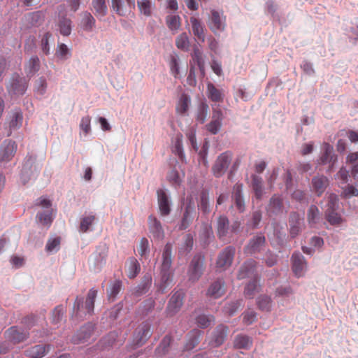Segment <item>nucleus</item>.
I'll list each match as a JSON object with an SVG mask.
<instances>
[{"label": "nucleus", "mask_w": 358, "mask_h": 358, "mask_svg": "<svg viewBox=\"0 0 358 358\" xmlns=\"http://www.w3.org/2000/svg\"><path fill=\"white\" fill-rule=\"evenodd\" d=\"M171 250V245L167 243L164 248L162 254V264L161 266V280L158 287V290L162 293L166 292V289L169 287H171L173 281V273L170 271L172 264Z\"/></svg>", "instance_id": "f257e3e1"}, {"label": "nucleus", "mask_w": 358, "mask_h": 358, "mask_svg": "<svg viewBox=\"0 0 358 358\" xmlns=\"http://www.w3.org/2000/svg\"><path fill=\"white\" fill-rule=\"evenodd\" d=\"M151 324L149 322H143L134 330L130 343L131 349L142 346L151 336Z\"/></svg>", "instance_id": "f03ea898"}, {"label": "nucleus", "mask_w": 358, "mask_h": 358, "mask_svg": "<svg viewBox=\"0 0 358 358\" xmlns=\"http://www.w3.org/2000/svg\"><path fill=\"white\" fill-rule=\"evenodd\" d=\"M338 162L337 155L334 152V148L328 143H324L322 146V153L317 160L318 165H328L327 173L334 171Z\"/></svg>", "instance_id": "7ed1b4c3"}, {"label": "nucleus", "mask_w": 358, "mask_h": 358, "mask_svg": "<svg viewBox=\"0 0 358 358\" xmlns=\"http://www.w3.org/2000/svg\"><path fill=\"white\" fill-rule=\"evenodd\" d=\"M232 157V153L227 151L217 157L212 166V172L214 176L220 178L225 173L231 162Z\"/></svg>", "instance_id": "20e7f679"}, {"label": "nucleus", "mask_w": 358, "mask_h": 358, "mask_svg": "<svg viewBox=\"0 0 358 358\" xmlns=\"http://www.w3.org/2000/svg\"><path fill=\"white\" fill-rule=\"evenodd\" d=\"M204 271V257L201 255L194 256L187 271L188 279L192 282L199 280Z\"/></svg>", "instance_id": "39448f33"}, {"label": "nucleus", "mask_w": 358, "mask_h": 358, "mask_svg": "<svg viewBox=\"0 0 358 358\" xmlns=\"http://www.w3.org/2000/svg\"><path fill=\"white\" fill-rule=\"evenodd\" d=\"M96 295L97 290L94 289H90L87 293L85 306H83L80 299L77 297L73 306V311L76 313V315H80L83 308L85 310V313L91 315L94 311V301Z\"/></svg>", "instance_id": "423d86ee"}, {"label": "nucleus", "mask_w": 358, "mask_h": 358, "mask_svg": "<svg viewBox=\"0 0 358 358\" xmlns=\"http://www.w3.org/2000/svg\"><path fill=\"white\" fill-rule=\"evenodd\" d=\"M212 112L211 120L206 125V129L211 134L215 135L221 129L224 115L219 106H213Z\"/></svg>", "instance_id": "0eeeda50"}, {"label": "nucleus", "mask_w": 358, "mask_h": 358, "mask_svg": "<svg viewBox=\"0 0 358 358\" xmlns=\"http://www.w3.org/2000/svg\"><path fill=\"white\" fill-rule=\"evenodd\" d=\"M308 271V263L300 252L292 254V275L296 278L305 276Z\"/></svg>", "instance_id": "6e6552de"}, {"label": "nucleus", "mask_w": 358, "mask_h": 358, "mask_svg": "<svg viewBox=\"0 0 358 358\" xmlns=\"http://www.w3.org/2000/svg\"><path fill=\"white\" fill-rule=\"evenodd\" d=\"M27 88V80L25 78L20 77L15 73L12 76L9 85L7 87L10 94L14 95L23 94Z\"/></svg>", "instance_id": "1a4fd4ad"}, {"label": "nucleus", "mask_w": 358, "mask_h": 358, "mask_svg": "<svg viewBox=\"0 0 358 358\" xmlns=\"http://www.w3.org/2000/svg\"><path fill=\"white\" fill-rule=\"evenodd\" d=\"M209 29L215 34H218L224 31L226 27V17L217 10L211 11V16L208 23Z\"/></svg>", "instance_id": "9d476101"}, {"label": "nucleus", "mask_w": 358, "mask_h": 358, "mask_svg": "<svg viewBox=\"0 0 358 358\" xmlns=\"http://www.w3.org/2000/svg\"><path fill=\"white\" fill-rule=\"evenodd\" d=\"M94 328L95 325L92 322H88L82 326L73 336L72 342L74 344H80L88 341L94 333Z\"/></svg>", "instance_id": "9b49d317"}, {"label": "nucleus", "mask_w": 358, "mask_h": 358, "mask_svg": "<svg viewBox=\"0 0 358 358\" xmlns=\"http://www.w3.org/2000/svg\"><path fill=\"white\" fill-rule=\"evenodd\" d=\"M235 249L233 247H227L218 255L216 265L217 268L226 270L233 262Z\"/></svg>", "instance_id": "f8f14e48"}, {"label": "nucleus", "mask_w": 358, "mask_h": 358, "mask_svg": "<svg viewBox=\"0 0 358 358\" xmlns=\"http://www.w3.org/2000/svg\"><path fill=\"white\" fill-rule=\"evenodd\" d=\"M29 333L24 329L13 326L8 329L5 332L6 340L13 344H17L25 341Z\"/></svg>", "instance_id": "ddd939ff"}, {"label": "nucleus", "mask_w": 358, "mask_h": 358, "mask_svg": "<svg viewBox=\"0 0 358 358\" xmlns=\"http://www.w3.org/2000/svg\"><path fill=\"white\" fill-rule=\"evenodd\" d=\"M184 294L182 291L176 292L171 297L166 307V313L169 316L176 314L183 304Z\"/></svg>", "instance_id": "4468645a"}, {"label": "nucleus", "mask_w": 358, "mask_h": 358, "mask_svg": "<svg viewBox=\"0 0 358 358\" xmlns=\"http://www.w3.org/2000/svg\"><path fill=\"white\" fill-rule=\"evenodd\" d=\"M111 7L117 15L124 16L134 7V0H111Z\"/></svg>", "instance_id": "2eb2a0df"}, {"label": "nucleus", "mask_w": 358, "mask_h": 358, "mask_svg": "<svg viewBox=\"0 0 358 358\" xmlns=\"http://www.w3.org/2000/svg\"><path fill=\"white\" fill-rule=\"evenodd\" d=\"M226 292L225 282L222 279H217L212 282L206 291V296L215 299L222 297Z\"/></svg>", "instance_id": "dca6fc26"}, {"label": "nucleus", "mask_w": 358, "mask_h": 358, "mask_svg": "<svg viewBox=\"0 0 358 358\" xmlns=\"http://www.w3.org/2000/svg\"><path fill=\"white\" fill-rule=\"evenodd\" d=\"M17 150V145L10 140L5 141L0 147V161L8 162L14 156Z\"/></svg>", "instance_id": "f3484780"}, {"label": "nucleus", "mask_w": 358, "mask_h": 358, "mask_svg": "<svg viewBox=\"0 0 358 358\" xmlns=\"http://www.w3.org/2000/svg\"><path fill=\"white\" fill-rule=\"evenodd\" d=\"M311 185L313 192L320 196L329 186V180L323 175H317L312 178Z\"/></svg>", "instance_id": "a211bd4d"}, {"label": "nucleus", "mask_w": 358, "mask_h": 358, "mask_svg": "<svg viewBox=\"0 0 358 358\" xmlns=\"http://www.w3.org/2000/svg\"><path fill=\"white\" fill-rule=\"evenodd\" d=\"M157 194L160 214L162 216H166L171 212V206L168 195L162 189H157Z\"/></svg>", "instance_id": "6ab92c4d"}, {"label": "nucleus", "mask_w": 358, "mask_h": 358, "mask_svg": "<svg viewBox=\"0 0 358 358\" xmlns=\"http://www.w3.org/2000/svg\"><path fill=\"white\" fill-rule=\"evenodd\" d=\"M23 115L20 110L16 109L11 111L8 117V124L10 132L8 134L10 135L13 130L20 129L22 124Z\"/></svg>", "instance_id": "aec40b11"}, {"label": "nucleus", "mask_w": 358, "mask_h": 358, "mask_svg": "<svg viewBox=\"0 0 358 358\" xmlns=\"http://www.w3.org/2000/svg\"><path fill=\"white\" fill-rule=\"evenodd\" d=\"M256 267V262L253 259L246 261L240 268L237 278L238 280H242L250 277H257L255 274Z\"/></svg>", "instance_id": "412c9836"}, {"label": "nucleus", "mask_w": 358, "mask_h": 358, "mask_svg": "<svg viewBox=\"0 0 358 358\" xmlns=\"http://www.w3.org/2000/svg\"><path fill=\"white\" fill-rule=\"evenodd\" d=\"M150 233L157 239H162L164 232L161 222L154 216L150 215L148 220Z\"/></svg>", "instance_id": "4be33fe9"}, {"label": "nucleus", "mask_w": 358, "mask_h": 358, "mask_svg": "<svg viewBox=\"0 0 358 358\" xmlns=\"http://www.w3.org/2000/svg\"><path fill=\"white\" fill-rule=\"evenodd\" d=\"M227 327L222 324L218 325L214 331L210 345L212 347H218L224 343L227 336Z\"/></svg>", "instance_id": "5701e85b"}, {"label": "nucleus", "mask_w": 358, "mask_h": 358, "mask_svg": "<svg viewBox=\"0 0 358 358\" xmlns=\"http://www.w3.org/2000/svg\"><path fill=\"white\" fill-rule=\"evenodd\" d=\"M195 213V207L194 203L189 202L185 207L180 224L179 225L180 230L186 229L189 226L194 218Z\"/></svg>", "instance_id": "b1692460"}, {"label": "nucleus", "mask_w": 358, "mask_h": 358, "mask_svg": "<svg viewBox=\"0 0 358 358\" xmlns=\"http://www.w3.org/2000/svg\"><path fill=\"white\" fill-rule=\"evenodd\" d=\"M50 345H36L25 350L24 354L30 358H42L49 352Z\"/></svg>", "instance_id": "393cba45"}, {"label": "nucleus", "mask_w": 358, "mask_h": 358, "mask_svg": "<svg viewBox=\"0 0 358 358\" xmlns=\"http://www.w3.org/2000/svg\"><path fill=\"white\" fill-rule=\"evenodd\" d=\"M243 185L236 184L233 188L232 199L237 210L242 213L245 210V203L243 201Z\"/></svg>", "instance_id": "a878e982"}, {"label": "nucleus", "mask_w": 358, "mask_h": 358, "mask_svg": "<svg viewBox=\"0 0 358 358\" xmlns=\"http://www.w3.org/2000/svg\"><path fill=\"white\" fill-rule=\"evenodd\" d=\"M193 34L199 41L203 43L206 39L205 28L201 22L195 17H191L189 19Z\"/></svg>", "instance_id": "bb28decb"}, {"label": "nucleus", "mask_w": 358, "mask_h": 358, "mask_svg": "<svg viewBox=\"0 0 358 358\" xmlns=\"http://www.w3.org/2000/svg\"><path fill=\"white\" fill-rule=\"evenodd\" d=\"M190 104V96L185 93L181 94L176 103V113L180 115H185L189 110Z\"/></svg>", "instance_id": "cd10ccee"}, {"label": "nucleus", "mask_w": 358, "mask_h": 358, "mask_svg": "<svg viewBox=\"0 0 358 358\" xmlns=\"http://www.w3.org/2000/svg\"><path fill=\"white\" fill-rule=\"evenodd\" d=\"M206 94L208 98L213 102H222L224 100V94L222 91L217 89L213 83L207 84Z\"/></svg>", "instance_id": "c85d7f7f"}, {"label": "nucleus", "mask_w": 358, "mask_h": 358, "mask_svg": "<svg viewBox=\"0 0 358 358\" xmlns=\"http://www.w3.org/2000/svg\"><path fill=\"white\" fill-rule=\"evenodd\" d=\"M192 56V64L195 66L196 65L199 69L201 76H205V62L203 58L202 52L198 48H194L191 55Z\"/></svg>", "instance_id": "c756f323"}, {"label": "nucleus", "mask_w": 358, "mask_h": 358, "mask_svg": "<svg viewBox=\"0 0 358 358\" xmlns=\"http://www.w3.org/2000/svg\"><path fill=\"white\" fill-rule=\"evenodd\" d=\"M282 199L276 196H273L270 199V202L267 206V214L271 217L282 212Z\"/></svg>", "instance_id": "7c9ffc66"}, {"label": "nucleus", "mask_w": 358, "mask_h": 358, "mask_svg": "<svg viewBox=\"0 0 358 358\" xmlns=\"http://www.w3.org/2000/svg\"><path fill=\"white\" fill-rule=\"evenodd\" d=\"M265 243V237L262 235H257L250 240L245 247V252L252 254L259 251Z\"/></svg>", "instance_id": "2f4dec72"}, {"label": "nucleus", "mask_w": 358, "mask_h": 358, "mask_svg": "<svg viewBox=\"0 0 358 358\" xmlns=\"http://www.w3.org/2000/svg\"><path fill=\"white\" fill-rule=\"evenodd\" d=\"M303 213H292V238L298 235L304 227Z\"/></svg>", "instance_id": "473e14b6"}, {"label": "nucleus", "mask_w": 358, "mask_h": 358, "mask_svg": "<svg viewBox=\"0 0 358 358\" xmlns=\"http://www.w3.org/2000/svg\"><path fill=\"white\" fill-rule=\"evenodd\" d=\"M294 201L299 203L296 208L303 210L308 203V195L302 190L296 189L292 192V202Z\"/></svg>", "instance_id": "72a5a7b5"}, {"label": "nucleus", "mask_w": 358, "mask_h": 358, "mask_svg": "<svg viewBox=\"0 0 358 358\" xmlns=\"http://www.w3.org/2000/svg\"><path fill=\"white\" fill-rule=\"evenodd\" d=\"M166 24L173 34L177 33L181 27V18L178 15H168L165 18Z\"/></svg>", "instance_id": "f704fd0d"}, {"label": "nucleus", "mask_w": 358, "mask_h": 358, "mask_svg": "<svg viewBox=\"0 0 358 358\" xmlns=\"http://www.w3.org/2000/svg\"><path fill=\"white\" fill-rule=\"evenodd\" d=\"M92 6L97 17L101 18L106 15L108 6L106 0H92Z\"/></svg>", "instance_id": "c9c22d12"}, {"label": "nucleus", "mask_w": 358, "mask_h": 358, "mask_svg": "<svg viewBox=\"0 0 358 358\" xmlns=\"http://www.w3.org/2000/svg\"><path fill=\"white\" fill-rule=\"evenodd\" d=\"M251 186L255 192V197L257 199H261L264 194L263 181L260 176L252 174Z\"/></svg>", "instance_id": "e433bc0d"}, {"label": "nucleus", "mask_w": 358, "mask_h": 358, "mask_svg": "<svg viewBox=\"0 0 358 358\" xmlns=\"http://www.w3.org/2000/svg\"><path fill=\"white\" fill-rule=\"evenodd\" d=\"M252 344V341L251 338L243 334L237 335L234 341V346L237 349L248 350L250 348Z\"/></svg>", "instance_id": "4c0bfd02"}, {"label": "nucleus", "mask_w": 358, "mask_h": 358, "mask_svg": "<svg viewBox=\"0 0 358 358\" xmlns=\"http://www.w3.org/2000/svg\"><path fill=\"white\" fill-rule=\"evenodd\" d=\"M40 69V60L37 56L31 57L25 64L24 70L27 76H33Z\"/></svg>", "instance_id": "58836bf2"}, {"label": "nucleus", "mask_w": 358, "mask_h": 358, "mask_svg": "<svg viewBox=\"0 0 358 358\" xmlns=\"http://www.w3.org/2000/svg\"><path fill=\"white\" fill-rule=\"evenodd\" d=\"M80 26L86 31H91L95 26L96 20L89 12H85L81 15Z\"/></svg>", "instance_id": "ea45409f"}, {"label": "nucleus", "mask_w": 358, "mask_h": 358, "mask_svg": "<svg viewBox=\"0 0 358 358\" xmlns=\"http://www.w3.org/2000/svg\"><path fill=\"white\" fill-rule=\"evenodd\" d=\"M260 291V285L258 283V278L255 277L250 281L245 287L244 294L245 296L249 299H252L256 293Z\"/></svg>", "instance_id": "a19ab883"}, {"label": "nucleus", "mask_w": 358, "mask_h": 358, "mask_svg": "<svg viewBox=\"0 0 358 358\" xmlns=\"http://www.w3.org/2000/svg\"><path fill=\"white\" fill-rule=\"evenodd\" d=\"M229 229V222L226 216H220L217 222V235L220 238L227 236Z\"/></svg>", "instance_id": "79ce46f5"}, {"label": "nucleus", "mask_w": 358, "mask_h": 358, "mask_svg": "<svg viewBox=\"0 0 358 358\" xmlns=\"http://www.w3.org/2000/svg\"><path fill=\"white\" fill-rule=\"evenodd\" d=\"M209 106L206 102H201L197 108L196 120L200 124H203L208 115Z\"/></svg>", "instance_id": "37998d69"}, {"label": "nucleus", "mask_w": 358, "mask_h": 358, "mask_svg": "<svg viewBox=\"0 0 358 358\" xmlns=\"http://www.w3.org/2000/svg\"><path fill=\"white\" fill-rule=\"evenodd\" d=\"M176 46L180 50L187 52L189 50L190 43L187 33L179 34L176 38Z\"/></svg>", "instance_id": "c03bdc74"}, {"label": "nucleus", "mask_w": 358, "mask_h": 358, "mask_svg": "<svg viewBox=\"0 0 358 358\" xmlns=\"http://www.w3.org/2000/svg\"><path fill=\"white\" fill-rule=\"evenodd\" d=\"M137 6L141 14L146 17L152 15L154 4L150 0H137Z\"/></svg>", "instance_id": "a18cd8bd"}, {"label": "nucleus", "mask_w": 358, "mask_h": 358, "mask_svg": "<svg viewBox=\"0 0 358 358\" xmlns=\"http://www.w3.org/2000/svg\"><path fill=\"white\" fill-rule=\"evenodd\" d=\"M152 283V278L150 275L146 274L143 276L141 282L136 287V293L137 295H142L146 293Z\"/></svg>", "instance_id": "49530a36"}, {"label": "nucleus", "mask_w": 358, "mask_h": 358, "mask_svg": "<svg viewBox=\"0 0 358 358\" xmlns=\"http://www.w3.org/2000/svg\"><path fill=\"white\" fill-rule=\"evenodd\" d=\"M172 151L177 155L181 160H183L185 155L182 148V135L181 134L176 135Z\"/></svg>", "instance_id": "de8ad7c7"}, {"label": "nucleus", "mask_w": 358, "mask_h": 358, "mask_svg": "<svg viewBox=\"0 0 358 358\" xmlns=\"http://www.w3.org/2000/svg\"><path fill=\"white\" fill-rule=\"evenodd\" d=\"M325 217L331 225H339L343 222V218L336 210H325Z\"/></svg>", "instance_id": "09e8293b"}, {"label": "nucleus", "mask_w": 358, "mask_h": 358, "mask_svg": "<svg viewBox=\"0 0 358 358\" xmlns=\"http://www.w3.org/2000/svg\"><path fill=\"white\" fill-rule=\"evenodd\" d=\"M320 220V214L318 208L311 205L308 211V220L310 225L317 224Z\"/></svg>", "instance_id": "8fccbe9b"}, {"label": "nucleus", "mask_w": 358, "mask_h": 358, "mask_svg": "<svg viewBox=\"0 0 358 358\" xmlns=\"http://www.w3.org/2000/svg\"><path fill=\"white\" fill-rule=\"evenodd\" d=\"M195 320L199 327L205 329L208 327L211 323L214 322V317L212 315L201 314L197 316Z\"/></svg>", "instance_id": "3c124183"}, {"label": "nucleus", "mask_w": 358, "mask_h": 358, "mask_svg": "<svg viewBox=\"0 0 358 358\" xmlns=\"http://www.w3.org/2000/svg\"><path fill=\"white\" fill-rule=\"evenodd\" d=\"M200 335L201 332L199 331L195 330L192 331L190 333L189 340L185 346V349L190 350L196 347L199 342Z\"/></svg>", "instance_id": "603ef678"}, {"label": "nucleus", "mask_w": 358, "mask_h": 358, "mask_svg": "<svg viewBox=\"0 0 358 358\" xmlns=\"http://www.w3.org/2000/svg\"><path fill=\"white\" fill-rule=\"evenodd\" d=\"M121 288L122 282L119 280H115L107 290L108 299L113 301L120 292Z\"/></svg>", "instance_id": "864d4df0"}, {"label": "nucleus", "mask_w": 358, "mask_h": 358, "mask_svg": "<svg viewBox=\"0 0 358 358\" xmlns=\"http://www.w3.org/2000/svg\"><path fill=\"white\" fill-rule=\"evenodd\" d=\"M95 220L96 217L93 215H90L88 216L83 217L80 220V231L83 233L87 232L90 229V227L92 225Z\"/></svg>", "instance_id": "5fc2aeb1"}, {"label": "nucleus", "mask_w": 358, "mask_h": 358, "mask_svg": "<svg viewBox=\"0 0 358 358\" xmlns=\"http://www.w3.org/2000/svg\"><path fill=\"white\" fill-rule=\"evenodd\" d=\"M182 176L177 170L173 169L168 173L167 180L173 185H179L182 182Z\"/></svg>", "instance_id": "6e6d98bb"}, {"label": "nucleus", "mask_w": 358, "mask_h": 358, "mask_svg": "<svg viewBox=\"0 0 358 358\" xmlns=\"http://www.w3.org/2000/svg\"><path fill=\"white\" fill-rule=\"evenodd\" d=\"M257 306L262 310L268 311L271 307V298L266 295L260 296L257 299Z\"/></svg>", "instance_id": "4d7b16f0"}, {"label": "nucleus", "mask_w": 358, "mask_h": 358, "mask_svg": "<svg viewBox=\"0 0 358 358\" xmlns=\"http://www.w3.org/2000/svg\"><path fill=\"white\" fill-rule=\"evenodd\" d=\"M141 266L139 263L136 259H131L130 260V264L128 270V277L130 279L134 278L138 273L140 272Z\"/></svg>", "instance_id": "13d9d810"}, {"label": "nucleus", "mask_w": 358, "mask_h": 358, "mask_svg": "<svg viewBox=\"0 0 358 358\" xmlns=\"http://www.w3.org/2000/svg\"><path fill=\"white\" fill-rule=\"evenodd\" d=\"M59 26L60 33L64 36H69L71 31V21L67 18H62L59 20Z\"/></svg>", "instance_id": "bf43d9fd"}, {"label": "nucleus", "mask_w": 358, "mask_h": 358, "mask_svg": "<svg viewBox=\"0 0 358 358\" xmlns=\"http://www.w3.org/2000/svg\"><path fill=\"white\" fill-rule=\"evenodd\" d=\"M37 217L43 225H50L52 221V210H45L43 213H38Z\"/></svg>", "instance_id": "052dcab7"}, {"label": "nucleus", "mask_w": 358, "mask_h": 358, "mask_svg": "<svg viewBox=\"0 0 358 358\" xmlns=\"http://www.w3.org/2000/svg\"><path fill=\"white\" fill-rule=\"evenodd\" d=\"M56 56L62 59H66L71 57V54L68 47L64 44L60 43L58 45L57 50L55 53Z\"/></svg>", "instance_id": "680f3d73"}, {"label": "nucleus", "mask_w": 358, "mask_h": 358, "mask_svg": "<svg viewBox=\"0 0 358 358\" xmlns=\"http://www.w3.org/2000/svg\"><path fill=\"white\" fill-rule=\"evenodd\" d=\"M170 69L172 75L175 78H178V75L180 73V68H179V63H178V57L177 55H172L171 56L170 59Z\"/></svg>", "instance_id": "e2e57ef3"}, {"label": "nucleus", "mask_w": 358, "mask_h": 358, "mask_svg": "<svg viewBox=\"0 0 358 358\" xmlns=\"http://www.w3.org/2000/svg\"><path fill=\"white\" fill-rule=\"evenodd\" d=\"M338 198L335 194H331L328 197L326 210H336L338 207Z\"/></svg>", "instance_id": "0e129e2a"}, {"label": "nucleus", "mask_w": 358, "mask_h": 358, "mask_svg": "<svg viewBox=\"0 0 358 358\" xmlns=\"http://www.w3.org/2000/svg\"><path fill=\"white\" fill-rule=\"evenodd\" d=\"M301 69L303 71V73L309 76H312L315 75V69L313 68V65L311 62L308 60H303L301 64H300Z\"/></svg>", "instance_id": "69168bd1"}, {"label": "nucleus", "mask_w": 358, "mask_h": 358, "mask_svg": "<svg viewBox=\"0 0 358 358\" xmlns=\"http://www.w3.org/2000/svg\"><path fill=\"white\" fill-rule=\"evenodd\" d=\"M60 245V238L57 237L49 239L45 245V249L48 252H52L55 250H57Z\"/></svg>", "instance_id": "338daca9"}, {"label": "nucleus", "mask_w": 358, "mask_h": 358, "mask_svg": "<svg viewBox=\"0 0 358 358\" xmlns=\"http://www.w3.org/2000/svg\"><path fill=\"white\" fill-rule=\"evenodd\" d=\"M200 204L199 205L200 209L203 213L209 212V201L208 194L203 192L200 196Z\"/></svg>", "instance_id": "774afa93"}]
</instances>
